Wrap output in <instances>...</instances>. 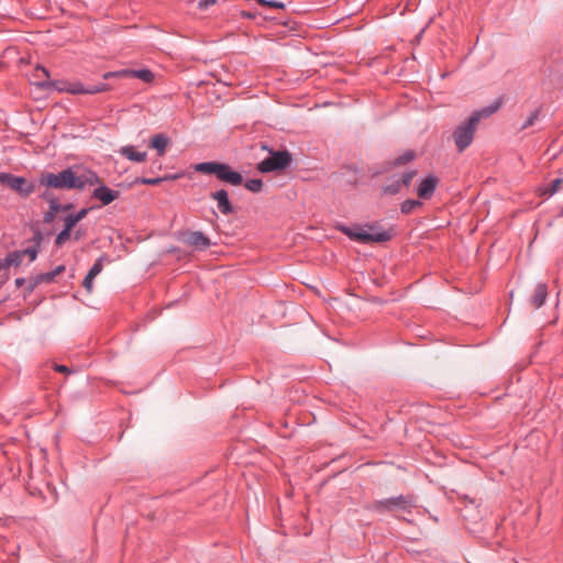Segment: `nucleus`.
<instances>
[{
	"label": "nucleus",
	"mask_w": 563,
	"mask_h": 563,
	"mask_svg": "<svg viewBox=\"0 0 563 563\" xmlns=\"http://www.w3.org/2000/svg\"><path fill=\"white\" fill-rule=\"evenodd\" d=\"M167 177H155V178H147V177H137L134 180V184H142V185H158L162 181L166 180Z\"/></svg>",
	"instance_id": "bb28decb"
},
{
	"label": "nucleus",
	"mask_w": 563,
	"mask_h": 563,
	"mask_svg": "<svg viewBox=\"0 0 563 563\" xmlns=\"http://www.w3.org/2000/svg\"><path fill=\"white\" fill-rule=\"evenodd\" d=\"M402 185L397 175L390 177L386 185L383 186V192L385 195H396L400 192Z\"/></svg>",
	"instance_id": "aec40b11"
},
{
	"label": "nucleus",
	"mask_w": 563,
	"mask_h": 563,
	"mask_svg": "<svg viewBox=\"0 0 563 563\" xmlns=\"http://www.w3.org/2000/svg\"><path fill=\"white\" fill-rule=\"evenodd\" d=\"M221 164L219 162H202L195 165V170L209 175L213 174L217 177Z\"/></svg>",
	"instance_id": "6ab92c4d"
},
{
	"label": "nucleus",
	"mask_w": 563,
	"mask_h": 563,
	"mask_svg": "<svg viewBox=\"0 0 563 563\" xmlns=\"http://www.w3.org/2000/svg\"><path fill=\"white\" fill-rule=\"evenodd\" d=\"M20 252L22 253L23 257L27 256L29 262L31 263V262L35 261V258L38 254V249H36V245H32L24 250H20Z\"/></svg>",
	"instance_id": "7c9ffc66"
},
{
	"label": "nucleus",
	"mask_w": 563,
	"mask_h": 563,
	"mask_svg": "<svg viewBox=\"0 0 563 563\" xmlns=\"http://www.w3.org/2000/svg\"><path fill=\"white\" fill-rule=\"evenodd\" d=\"M119 191L109 188L106 185H100L93 189L91 197L98 199L103 206H108L119 197Z\"/></svg>",
	"instance_id": "9b49d317"
},
{
	"label": "nucleus",
	"mask_w": 563,
	"mask_h": 563,
	"mask_svg": "<svg viewBox=\"0 0 563 563\" xmlns=\"http://www.w3.org/2000/svg\"><path fill=\"white\" fill-rule=\"evenodd\" d=\"M14 283H15L16 287H21L22 285H24L26 283V279L20 277V278H16Z\"/></svg>",
	"instance_id": "c03bdc74"
},
{
	"label": "nucleus",
	"mask_w": 563,
	"mask_h": 563,
	"mask_svg": "<svg viewBox=\"0 0 563 563\" xmlns=\"http://www.w3.org/2000/svg\"><path fill=\"white\" fill-rule=\"evenodd\" d=\"M78 223L73 214H68L64 218V229L71 232L73 228Z\"/></svg>",
	"instance_id": "f704fd0d"
},
{
	"label": "nucleus",
	"mask_w": 563,
	"mask_h": 563,
	"mask_svg": "<svg viewBox=\"0 0 563 563\" xmlns=\"http://www.w3.org/2000/svg\"><path fill=\"white\" fill-rule=\"evenodd\" d=\"M77 173L67 167L58 173L44 172L38 177V185L48 189L73 190L79 186Z\"/></svg>",
	"instance_id": "f03ea898"
},
{
	"label": "nucleus",
	"mask_w": 563,
	"mask_h": 563,
	"mask_svg": "<svg viewBox=\"0 0 563 563\" xmlns=\"http://www.w3.org/2000/svg\"><path fill=\"white\" fill-rule=\"evenodd\" d=\"M65 271V265H58L53 271L38 274V279L44 280V283L48 284L52 283L56 276H58L60 273Z\"/></svg>",
	"instance_id": "b1692460"
},
{
	"label": "nucleus",
	"mask_w": 563,
	"mask_h": 563,
	"mask_svg": "<svg viewBox=\"0 0 563 563\" xmlns=\"http://www.w3.org/2000/svg\"><path fill=\"white\" fill-rule=\"evenodd\" d=\"M261 4H263L264 0H257Z\"/></svg>",
	"instance_id": "49530a36"
},
{
	"label": "nucleus",
	"mask_w": 563,
	"mask_h": 563,
	"mask_svg": "<svg viewBox=\"0 0 563 563\" xmlns=\"http://www.w3.org/2000/svg\"><path fill=\"white\" fill-rule=\"evenodd\" d=\"M548 297V286L545 283H539L534 288V294L532 295L530 302L536 308H541L547 300Z\"/></svg>",
	"instance_id": "dca6fc26"
},
{
	"label": "nucleus",
	"mask_w": 563,
	"mask_h": 563,
	"mask_svg": "<svg viewBox=\"0 0 563 563\" xmlns=\"http://www.w3.org/2000/svg\"><path fill=\"white\" fill-rule=\"evenodd\" d=\"M213 3H214V0H200L198 3V7H199V9L205 10V9H208V7Z\"/></svg>",
	"instance_id": "79ce46f5"
},
{
	"label": "nucleus",
	"mask_w": 563,
	"mask_h": 563,
	"mask_svg": "<svg viewBox=\"0 0 563 563\" xmlns=\"http://www.w3.org/2000/svg\"><path fill=\"white\" fill-rule=\"evenodd\" d=\"M500 103L495 101L479 110L474 111L470 118H475V124L478 125L482 119L488 118L494 114L499 109Z\"/></svg>",
	"instance_id": "a211bd4d"
},
{
	"label": "nucleus",
	"mask_w": 563,
	"mask_h": 563,
	"mask_svg": "<svg viewBox=\"0 0 563 563\" xmlns=\"http://www.w3.org/2000/svg\"><path fill=\"white\" fill-rule=\"evenodd\" d=\"M368 229H364L361 225L346 227L341 225L340 231L349 236L351 240L358 241L362 243H383L391 239L389 231L379 230L376 225H368Z\"/></svg>",
	"instance_id": "7ed1b4c3"
},
{
	"label": "nucleus",
	"mask_w": 563,
	"mask_h": 563,
	"mask_svg": "<svg viewBox=\"0 0 563 563\" xmlns=\"http://www.w3.org/2000/svg\"><path fill=\"white\" fill-rule=\"evenodd\" d=\"M40 197H42L48 203H49V199H56L54 194L48 188H46V190H44Z\"/></svg>",
	"instance_id": "ea45409f"
},
{
	"label": "nucleus",
	"mask_w": 563,
	"mask_h": 563,
	"mask_svg": "<svg viewBox=\"0 0 563 563\" xmlns=\"http://www.w3.org/2000/svg\"><path fill=\"white\" fill-rule=\"evenodd\" d=\"M89 212V209L88 208H82L80 209L78 212L76 213H73V216L76 218V220L79 222L81 221L84 218H86V216L88 214Z\"/></svg>",
	"instance_id": "4c0bfd02"
},
{
	"label": "nucleus",
	"mask_w": 563,
	"mask_h": 563,
	"mask_svg": "<svg viewBox=\"0 0 563 563\" xmlns=\"http://www.w3.org/2000/svg\"><path fill=\"white\" fill-rule=\"evenodd\" d=\"M126 75L128 77L139 78L144 82H151L154 78V74L147 68L126 69Z\"/></svg>",
	"instance_id": "412c9836"
},
{
	"label": "nucleus",
	"mask_w": 563,
	"mask_h": 563,
	"mask_svg": "<svg viewBox=\"0 0 563 563\" xmlns=\"http://www.w3.org/2000/svg\"><path fill=\"white\" fill-rule=\"evenodd\" d=\"M244 186L252 192H260L263 189V180L260 178L249 179Z\"/></svg>",
	"instance_id": "a878e982"
},
{
	"label": "nucleus",
	"mask_w": 563,
	"mask_h": 563,
	"mask_svg": "<svg viewBox=\"0 0 563 563\" xmlns=\"http://www.w3.org/2000/svg\"><path fill=\"white\" fill-rule=\"evenodd\" d=\"M475 120V118H468L454 129L452 137L459 153L464 152L473 143L477 129Z\"/></svg>",
	"instance_id": "423d86ee"
},
{
	"label": "nucleus",
	"mask_w": 563,
	"mask_h": 563,
	"mask_svg": "<svg viewBox=\"0 0 563 563\" xmlns=\"http://www.w3.org/2000/svg\"><path fill=\"white\" fill-rule=\"evenodd\" d=\"M263 5H267L271 8H277V9L284 8V4L282 2H278L275 0H264Z\"/></svg>",
	"instance_id": "58836bf2"
},
{
	"label": "nucleus",
	"mask_w": 563,
	"mask_h": 563,
	"mask_svg": "<svg viewBox=\"0 0 563 563\" xmlns=\"http://www.w3.org/2000/svg\"><path fill=\"white\" fill-rule=\"evenodd\" d=\"M539 117H540V110L539 109H537L533 112H531L530 115L527 118V120L521 125L520 130H526V129L532 126L536 123V121L539 119Z\"/></svg>",
	"instance_id": "c85d7f7f"
},
{
	"label": "nucleus",
	"mask_w": 563,
	"mask_h": 563,
	"mask_svg": "<svg viewBox=\"0 0 563 563\" xmlns=\"http://www.w3.org/2000/svg\"><path fill=\"white\" fill-rule=\"evenodd\" d=\"M439 179L434 175H429L422 179L417 188V194L420 199H430L438 186Z\"/></svg>",
	"instance_id": "9d476101"
},
{
	"label": "nucleus",
	"mask_w": 563,
	"mask_h": 563,
	"mask_svg": "<svg viewBox=\"0 0 563 563\" xmlns=\"http://www.w3.org/2000/svg\"><path fill=\"white\" fill-rule=\"evenodd\" d=\"M119 77H128L126 69L115 70V71H107L102 75V78L104 80L111 79V78H119Z\"/></svg>",
	"instance_id": "72a5a7b5"
},
{
	"label": "nucleus",
	"mask_w": 563,
	"mask_h": 563,
	"mask_svg": "<svg viewBox=\"0 0 563 563\" xmlns=\"http://www.w3.org/2000/svg\"><path fill=\"white\" fill-rule=\"evenodd\" d=\"M217 178L232 186H240L243 183L242 175L225 163L221 164Z\"/></svg>",
	"instance_id": "1a4fd4ad"
},
{
	"label": "nucleus",
	"mask_w": 563,
	"mask_h": 563,
	"mask_svg": "<svg viewBox=\"0 0 563 563\" xmlns=\"http://www.w3.org/2000/svg\"><path fill=\"white\" fill-rule=\"evenodd\" d=\"M119 153L126 159L135 163H143L146 161L147 153L139 152L135 150L133 145L123 146L120 148Z\"/></svg>",
	"instance_id": "f3484780"
},
{
	"label": "nucleus",
	"mask_w": 563,
	"mask_h": 563,
	"mask_svg": "<svg viewBox=\"0 0 563 563\" xmlns=\"http://www.w3.org/2000/svg\"><path fill=\"white\" fill-rule=\"evenodd\" d=\"M73 208V203L60 205V211H68Z\"/></svg>",
	"instance_id": "a18cd8bd"
},
{
	"label": "nucleus",
	"mask_w": 563,
	"mask_h": 563,
	"mask_svg": "<svg viewBox=\"0 0 563 563\" xmlns=\"http://www.w3.org/2000/svg\"><path fill=\"white\" fill-rule=\"evenodd\" d=\"M413 507H416V498L412 495H399L375 500L372 504V510L379 514L393 512L396 510L410 511Z\"/></svg>",
	"instance_id": "39448f33"
},
{
	"label": "nucleus",
	"mask_w": 563,
	"mask_h": 563,
	"mask_svg": "<svg viewBox=\"0 0 563 563\" xmlns=\"http://www.w3.org/2000/svg\"><path fill=\"white\" fill-rule=\"evenodd\" d=\"M0 184L7 185L21 197H29L35 190V184L23 176L10 173H0Z\"/></svg>",
	"instance_id": "0eeeda50"
},
{
	"label": "nucleus",
	"mask_w": 563,
	"mask_h": 563,
	"mask_svg": "<svg viewBox=\"0 0 563 563\" xmlns=\"http://www.w3.org/2000/svg\"><path fill=\"white\" fill-rule=\"evenodd\" d=\"M42 241H43L42 232L40 230H35L33 238H32L33 245H36V249H38Z\"/></svg>",
	"instance_id": "e433bc0d"
},
{
	"label": "nucleus",
	"mask_w": 563,
	"mask_h": 563,
	"mask_svg": "<svg viewBox=\"0 0 563 563\" xmlns=\"http://www.w3.org/2000/svg\"><path fill=\"white\" fill-rule=\"evenodd\" d=\"M563 183V179L556 178L551 181L550 186L545 189L544 195H548L549 197L556 194L560 189L561 184Z\"/></svg>",
	"instance_id": "c756f323"
},
{
	"label": "nucleus",
	"mask_w": 563,
	"mask_h": 563,
	"mask_svg": "<svg viewBox=\"0 0 563 563\" xmlns=\"http://www.w3.org/2000/svg\"><path fill=\"white\" fill-rule=\"evenodd\" d=\"M70 238V231L63 229L55 239V244L62 246Z\"/></svg>",
	"instance_id": "473e14b6"
},
{
	"label": "nucleus",
	"mask_w": 563,
	"mask_h": 563,
	"mask_svg": "<svg viewBox=\"0 0 563 563\" xmlns=\"http://www.w3.org/2000/svg\"><path fill=\"white\" fill-rule=\"evenodd\" d=\"M77 179L80 183L77 190H84L88 186L102 185L100 177L93 170H86L82 174H77Z\"/></svg>",
	"instance_id": "4468645a"
},
{
	"label": "nucleus",
	"mask_w": 563,
	"mask_h": 563,
	"mask_svg": "<svg viewBox=\"0 0 563 563\" xmlns=\"http://www.w3.org/2000/svg\"><path fill=\"white\" fill-rule=\"evenodd\" d=\"M169 143L170 139L166 134L157 133L151 137L150 146L157 152L158 156H163Z\"/></svg>",
	"instance_id": "2eb2a0df"
},
{
	"label": "nucleus",
	"mask_w": 563,
	"mask_h": 563,
	"mask_svg": "<svg viewBox=\"0 0 563 563\" xmlns=\"http://www.w3.org/2000/svg\"><path fill=\"white\" fill-rule=\"evenodd\" d=\"M416 170H409L407 173H404L402 175L398 176L402 187H409L413 177L416 176Z\"/></svg>",
	"instance_id": "2f4dec72"
},
{
	"label": "nucleus",
	"mask_w": 563,
	"mask_h": 563,
	"mask_svg": "<svg viewBox=\"0 0 563 563\" xmlns=\"http://www.w3.org/2000/svg\"><path fill=\"white\" fill-rule=\"evenodd\" d=\"M211 198L217 201L218 209L222 214H231L234 208L229 199V194L225 189H219L211 194Z\"/></svg>",
	"instance_id": "f8f14e48"
},
{
	"label": "nucleus",
	"mask_w": 563,
	"mask_h": 563,
	"mask_svg": "<svg viewBox=\"0 0 563 563\" xmlns=\"http://www.w3.org/2000/svg\"><path fill=\"white\" fill-rule=\"evenodd\" d=\"M58 212H60V203L57 199H49V209L44 213L43 221L52 223Z\"/></svg>",
	"instance_id": "4be33fe9"
},
{
	"label": "nucleus",
	"mask_w": 563,
	"mask_h": 563,
	"mask_svg": "<svg viewBox=\"0 0 563 563\" xmlns=\"http://www.w3.org/2000/svg\"><path fill=\"white\" fill-rule=\"evenodd\" d=\"M54 368L56 372L65 373V374H70L74 372L70 368H68L66 365L55 364Z\"/></svg>",
	"instance_id": "a19ab883"
},
{
	"label": "nucleus",
	"mask_w": 563,
	"mask_h": 563,
	"mask_svg": "<svg viewBox=\"0 0 563 563\" xmlns=\"http://www.w3.org/2000/svg\"><path fill=\"white\" fill-rule=\"evenodd\" d=\"M34 77L38 78L36 85L40 88H54L58 92H68L71 95H96L110 90V86L104 82L85 86L78 80H49L48 69L41 65L36 66Z\"/></svg>",
	"instance_id": "f257e3e1"
},
{
	"label": "nucleus",
	"mask_w": 563,
	"mask_h": 563,
	"mask_svg": "<svg viewBox=\"0 0 563 563\" xmlns=\"http://www.w3.org/2000/svg\"><path fill=\"white\" fill-rule=\"evenodd\" d=\"M23 260H24V257H23L22 253L20 252V250L13 251L5 256L3 267H9L12 265L19 266L22 264Z\"/></svg>",
	"instance_id": "5701e85b"
},
{
	"label": "nucleus",
	"mask_w": 563,
	"mask_h": 563,
	"mask_svg": "<svg viewBox=\"0 0 563 563\" xmlns=\"http://www.w3.org/2000/svg\"><path fill=\"white\" fill-rule=\"evenodd\" d=\"M42 283H44V280H40L38 275H36L35 277L30 279L29 284H27V292L29 294L33 292V290L37 287V285H40Z\"/></svg>",
	"instance_id": "c9c22d12"
},
{
	"label": "nucleus",
	"mask_w": 563,
	"mask_h": 563,
	"mask_svg": "<svg viewBox=\"0 0 563 563\" xmlns=\"http://www.w3.org/2000/svg\"><path fill=\"white\" fill-rule=\"evenodd\" d=\"M85 235V231L84 230H76L74 232V240L76 241H79L82 236Z\"/></svg>",
	"instance_id": "37998d69"
},
{
	"label": "nucleus",
	"mask_w": 563,
	"mask_h": 563,
	"mask_svg": "<svg viewBox=\"0 0 563 563\" xmlns=\"http://www.w3.org/2000/svg\"><path fill=\"white\" fill-rule=\"evenodd\" d=\"M103 268L102 257L98 258L93 265L90 267L86 277L84 278L82 286L86 288L88 292L92 291L93 288V279L98 276Z\"/></svg>",
	"instance_id": "ddd939ff"
},
{
	"label": "nucleus",
	"mask_w": 563,
	"mask_h": 563,
	"mask_svg": "<svg viewBox=\"0 0 563 563\" xmlns=\"http://www.w3.org/2000/svg\"><path fill=\"white\" fill-rule=\"evenodd\" d=\"M422 206V202L420 200L416 199H407L400 205V211L404 214L411 213L416 208H419Z\"/></svg>",
	"instance_id": "393cba45"
},
{
	"label": "nucleus",
	"mask_w": 563,
	"mask_h": 563,
	"mask_svg": "<svg viewBox=\"0 0 563 563\" xmlns=\"http://www.w3.org/2000/svg\"><path fill=\"white\" fill-rule=\"evenodd\" d=\"M413 158L415 153L412 151H407L394 161V165H404L411 162Z\"/></svg>",
	"instance_id": "cd10ccee"
},
{
	"label": "nucleus",
	"mask_w": 563,
	"mask_h": 563,
	"mask_svg": "<svg viewBox=\"0 0 563 563\" xmlns=\"http://www.w3.org/2000/svg\"><path fill=\"white\" fill-rule=\"evenodd\" d=\"M184 243L197 251H205L211 245L210 239L201 231H189L185 234Z\"/></svg>",
	"instance_id": "6e6552de"
},
{
	"label": "nucleus",
	"mask_w": 563,
	"mask_h": 563,
	"mask_svg": "<svg viewBox=\"0 0 563 563\" xmlns=\"http://www.w3.org/2000/svg\"><path fill=\"white\" fill-rule=\"evenodd\" d=\"M263 150L268 151L269 156L257 164L261 173H272L286 169L292 162V156L288 151H274L267 145H262Z\"/></svg>",
	"instance_id": "20e7f679"
}]
</instances>
